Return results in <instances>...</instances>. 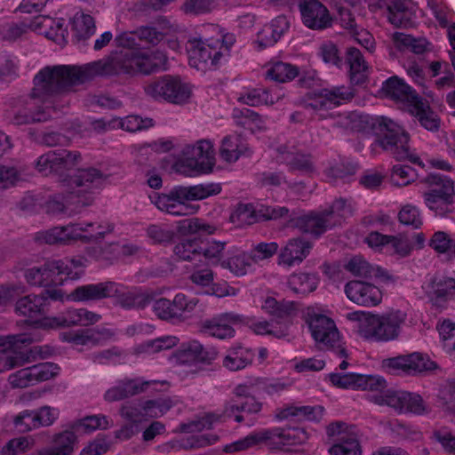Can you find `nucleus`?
<instances>
[{
    "label": "nucleus",
    "instance_id": "1",
    "mask_svg": "<svg viewBox=\"0 0 455 455\" xmlns=\"http://www.w3.org/2000/svg\"><path fill=\"white\" fill-rule=\"evenodd\" d=\"M118 75L135 76L133 51L120 50L84 65L47 66L36 75L34 94L42 97L75 92L97 76Z\"/></svg>",
    "mask_w": 455,
    "mask_h": 455
},
{
    "label": "nucleus",
    "instance_id": "2",
    "mask_svg": "<svg viewBox=\"0 0 455 455\" xmlns=\"http://www.w3.org/2000/svg\"><path fill=\"white\" fill-rule=\"evenodd\" d=\"M103 173L96 168L78 170L67 180V194L56 195L46 203L52 214H77L94 202V195L104 182Z\"/></svg>",
    "mask_w": 455,
    "mask_h": 455
},
{
    "label": "nucleus",
    "instance_id": "3",
    "mask_svg": "<svg viewBox=\"0 0 455 455\" xmlns=\"http://www.w3.org/2000/svg\"><path fill=\"white\" fill-rule=\"evenodd\" d=\"M347 317L358 321L357 331L362 338L388 342L398 339L407 315L401 310L391 309L382 314L354 312L348 314Z\"/></svg>",
    "mask_w": 455,
    "mask_h": 455
},
{
    "label": "nucleus",
    "instance_id": "4",
    "mask_svg": "<svg viewBox=\"0 0 455 455\" xmlns=\"http://www.w3.org/2000/svg\"><path fill=\"white\" fill-rule=\"evenodd\" d=\"M355 205L350 199L339 197L323 210L311 211L307 214L297 217L291 220L293 227L303 233H307L315 238L336 227H340L352 217Z\"/></svg>",
    "mask_w": 455,
    "mask_h": 455
},
{
    "label": "nucleus",
    "instance_id": "5",
    "mask_svg": "<svg viewBox=\"0 0 455 455\" xmlns=\"http://www.w3.org/2000/svg\"><path fill=\"white\" fill-rule=\"evenodd\" d=\"M235 42L233 34L221 35L216 40L191 38L188 41L189 64L202 72L216 69L220 60L229 55Z\"/></svg>",
    "mask_w": 455,
    "mask_h": 455
},
{
    "label": "nucleus",
    "instance_id": "6",
    "mask_svg": "<svg viewBox=\"0 0 455 455\" xmlns=\"http://www.w3.org/2000/svg\"><path fill=\"white\" fill-rule=\"evenodd\" d=\"M379 133L376 143L389 153L396 161H409L423 166V163L409 145L410 135L393 120L381 116L378 119Z\"/></svg>",
    "mask_w": 455,
    "mask_h": 455
},
{
    "label": "nucleus",
    "instance_id": "7",
    "mask_svg": "<svg viewBox=\"0 0 455 455\" xmlns=\"http://www.w3.org/2000/svg\"><path fill=\"white\" fill-rule=\"evenodd\" d=\"M422 183L428 188L423 194L427 207L440 216L451 212L450 207L455 204V182L447 176L429 173Z\"/></svg>",
    "mask_w": 455,
    "mask_h": 455
},
{
    "label": "nucleus",
    "instance_id": "8",
    "mask_svg": "<svg viewBox=\"0 0 455 455\" xmlns=\"http://www.w3.org/2000/svg\"><path fill=\"white\" fill-rule=\"evenodd\" d=\"M307 323L319 350H330L339 357L347 358L346 347L331 318L320 314H307Z\"/></svg>",
    "mask_w": 455,
    "mask_h": 455
},
{
    "label": "nucleus",
    "instance_id": "9",
    "mask_svg": "<svg viewBox=\"0 0 455 455\" xmlns=\"http://www.w3.org/2000/svg\"><path fill=\"white\" fill-rule=\"evenodd\" d=\"M35 87L36 76L34 77V87L32 89L31 95L29 97H21L15 100L11 108L7 110L5 116L9 124L13 125H26L34 123L45 122L49 118V116L44 109L36 107L34 100L38 99L43 102H46L55 97L67 93L61 92L41 97L34 94Z\"/></svg>",
    "mask_w": 455,
    "mask_h": 455
},
{
    "label": "nucleus",
    "instance_id": "10",
    "mask_svg": "<svg viewBox=\"0 0 455 455\" xmlns=\"http://www.w3.org/2000/svg\"><path fill=\"white\" fill-rule=\"evenodd\" d=\"M145 94L156 101L174 104L185 103L191 95L189 86L179 76L164 75L148 82L143 87Z\"/></svg>",
    "mask_w": 455,
    "mask_h": 455
},
{
    "label": "nucleus",
    "instance_id": "11",
    "mask_svg": "<svg viewBox=\"0 0 455 455\" xmlns=\"http://www.w3.org/2000/svg\"><path fill=\"white\" fill-rule=\"evenodd\" d=\"M183 156L180 168L189 175L210 172L215 164L213 144L208 140H201L196 145L186 146Z\"/></svg>",
    "mask_w": 455,
    "mask_h": 455
},
{
    "label": "nucleus",
    "instance_id": "12",
    "mask_svg": "<svg viewBox=\"0 0 455 455\" xmlns=\"http://www.w3.org/2000/svg\"><path fill=\"white\" fill-rule=\"evenodd\" d=\"M221 187L220 184H199L195 186H177L167 194L160 195L155 204L156 206L164 212L171 207H175L180 200H203L212 196L220 194Z\"/></svg>",
    "mask_w": 455,
    "mask_h": 455
},
{
    "label": "nucleus",
    "instance_id": "13",
    "mask_svg": "<svg viewBox=\"0 0 455 455\" xmlns=\"http://www.w3.org/2000/svg\"><path fill=\"white\" fill-rule=\"evenodd\" d=\"M328 437L333 444L328 449L329 455H362V448L356 435L343 421H336L326 427Z\"/></svg>",
    "mask_w": 455,
    "mask_h": 455
},
{
    "label": "nucleus",
    "instance_id": "14",
    "mask_svg": "<svg viewBox=\"0 0 455 455\" xmlns=\"http://www.w3.org/2000/svg\"><path fill=\"white\" fill-rule=\"evenodd\" d=\"M81 159L82 156L78 151L51 150L37 158L36 169L45 176L52 173L60 174L73 169L81 162Z\"/></svg>",
    "mask_w": 455,
    "mask_h": 455
},
{
    "label": "nucleus",
    "instance_id": "15",
    "mask_svg": "<svg viewBox=\"0 0 455 455\" xmlns=\"http://www.w3.org/2000/svg\"><path fill=\"white\" fill-rule=\"evenodd\" d=\"M383 366L392 374L415 375L424 371H431L437 364L419 353L399 355L384 360Z\"/></svg>",
    "mask_w": 455,
    "mask_h": 455
},
{
    "label": "nucleus",
    "instance_id": "16",
    "mask_svg": "<svg viewBox=\"0 0 455 455\" xmlns=\"http://www.w3.org/2000/svg\"><path fill=\"white\" fill-rule=\"evenodd\" d=\"M64 292L58 288L44 289L40 294H28L20 298L15 304V312L23 316L38 317L45 313L49 299L61 300Z\"/></svg>",
    "mask_w": 455,
    "mask_h": 455
},
{
    "label": "nucleus",
    "instance_id": "17",
    "mask_svg": "<svg viewBox=\"0 0 455 455\" xmlns=\"http://www.w3.org/2000/svg\"><path fill=\"white\" fill-rule=\"evenodd\" d=\"M353 97L351 90L344 86L323 88L308 95L306 107L314 110L328 109L349 101Z\"/></svg>",
    "mask_w": 455,
    "mask_h": 455
},
{
    "label": "nucleus",
    "instance_id": "18",
    "mask_svg": "<svg viewBox=\"0 0 455 455\" xmlns=\"http://www.w3.org/2000/svg\"><path fill=\"white\" fill-rule=\"evenodd\" d=\"M261 308L271 316V322L288 334L289 327L297 315V307L293 301H278L273 297H267Z\"/></svg>",
    "mask_w": 455,
    "mask_h": 455
},
{
    "label": "nucleus",
    "instance_id": "19",
    "mask_svg": "<svg viewBox=\"0 0 455 455\" xmlns=\"http://www.w3.org/2000/svg\"><path fill=\"white\" fill-rule=\"evenodd\" d=\"M347 297L354 303L363 307H375L382 301V291L376 285L353 280L345 285Z\"/></svg>",
    "mask_w": 455,
    "mask_h": 455
},
{
    "label": "nucleus",
    "instance_id": "20",
    "mask_svg": "<svg viewBox=\"0 0 455 455\" xmlns=\"http://www.w3.org/2000/svg\"><path fill=\"white\" fill-rule=\"evenodd\" d=\"M299 11L303 23L311 29L323 30L332 24L328 9L318 0H306L300 3Z\"/></svg>",
    "mask_w": 455,
    "mask_h": 455
},
{
    "label": "nucleus",
    "instance_id": "21",
    "mask_svg": "<svg viewBox=\"0 0 455 455\" xmlns=\"http://www.w3.org/2000/svg\"><path fill=\"white\" fill-rule=\"evenodd\" d=\"M66 263L61 261L47 260L41 267H34L25 271V279L27 283L33 286L44 287L45 289H52L51 287L55 283L52 276L58 275L66 269Z\"/></svg>",
    "mask_w": 455,
    "mask_h": 455
},
{
    "label": "nucleus",
    "instance_id": "22",
    "mask_svg": "<svg viewBox=\"0 0 455 455\" xmlns=\"http://www.w3.org/2000/svg\"><path fill=\"white\" fill-rule=\"evenodd\" d=\"M159 400H147L144 404L127 403L121 409L124 418L136 424L146 420L148 418H156L166 412L171 405L162 406L158 404Z\"/></svg>",
    "mask_w": 455,
    "mask_h": 455
},
{
    "label": "nucleus",
    "instance_id": "23",
    "mask_svg": "<svg viewBox=\"0 0 455 455\" xmlns=\"http://www.w3.org/2000/svg\"><path fill=\"white\" fill-rule=\"evenodd\" d=\"M101 315L86 308H69L50 319L52 327L88 326L98 323Z\"/></svg>",
    "mask_w": 455,
    "mask_h": 455
},
{
    "label": "nucleus",
    "instance_id": "24",
    "mask_svg": "<svg viewBox=\"0 0 455 455\" xmlns=\"http://www.w3.org/2000/svg\"><path fill=\"white\" fill-rule=\"evenodd\" d=\"M381 93L387 99L407 105L412 104L420 95L403 79L393 76L383 82Z\"/></svg>",
    "mask_w": 455,
    "mask_h": 455
},
{
    "label": "nucleus",
    "instance_id": "25",
    "mask_svg": "<svg viewBox=\"0 0 455 455\" xmlns=\"http://www.w3.org/2000/svg\"><path fill=\"white\" fill-rule=\"evenodd\" d=\"M241 321L238 315L226 313L212 319L204 320L201 323V331L218 339H228L235 335V330L231 326Z\"/></svg>",
    "mask_w": 455,
    "mask_h": 455
},
{
    "label": "nucleus",
    "instance_id": "26",
    "mask_svg": "<svg viewBox=\"0 0 455 455\" xmlns=\"http://www.w3.org/2000/svg\"><path fill=\"white\" fill-rule=\"evenodd\" d=\"M133 54L135 75L139 73L150 75L159 70L167 69L168 58L160 50H155L150 52L133 51Z\"/></svg>",
    "mask_w": 455,
    "mask_h": 455
},
{
    "label": "nucleus",
    "instance_id": "27",
    "mask_svg": "<svg viewBox=\"0 0 455 455\" xmlns=\"http://www.w3.org/2000/svg\"><path fill=\"white\" fill-rule=\"evenodd\" d=\"M218 351L215 347H205L197 340L184 344L177 352L176 356L181 363H211L216 359Z\"/></svg>",
    "mask_w": 455,
    "mask_h": 455
},
{
    "label": "nucleus",
    "instance_id": "28",
    "mask_svg": "<svg viewBox=\"0 0 455 455\" xmlns=\"http://www.w3.org/2000/svg\"><path fill=\"white\" fill-rule=\"evenodd\" d=\"M312 247V243L304 238H291L281 249L278 263L288 267L299 264L309 255Z\"/></svg>",
    "mask_w": 455,
    "mask_h": 455
},
{
    "label": "nucleus",
    "instance_id": "29",
    "mask_svg": "<svg viewBox=\"0 0 455 455\" xmlns=\"http://www.w3.org/2000/svg\"><path fill=\"white\" fill-rule=\"evenodd\" d=\"M114 291H116V283L107 281L78 286L73 290L70 296L74 301H98L112 298Z\"/></svg>",
    "mask_w": 455,
    "mask_h": 455
},
{
    "label": "nucleus",
    "instance_id": "30",
    "mask_svg": "<svg viewBox=\"0 0 455 455\" xmlns=\"http://www.w3.org/2000/svg\"><path fill=\"white\" fill-rule=\"evenodd\" d=\"M419 124L429 132H435L441 127V117L431 108L427 100L419 96L408 108Z\"/></svg>",
    "mask_w": 455,
    "mask_h": 455
},
{
    "label": "nucleus",
    "instance_id": "31",
    "mask_svg": "<svg viewBox=\"0 0 455 455\" xmlns=\"http://www.w3.org/2000/svg\"><path fill=\"white\" fill-rule=\"evenodd\" d=\"M116 291L112 293V297L116 298V305L124 309L145 308L152 301V297L141 291L138 288H125L116 283Z\"/></svg>",
    "mask_w": 455,
    "mask_h": 455
},
{
    "label": "nucleus",
    "instance_id": "32",
    "mask_svg": "<svg viewBox=\"0 0 455 455\" xmlns=\"http://www.w3.org/2000/svg\"><path fill=\"white\" fill-rule=\"evenodd\" d=\"M372 392H384L386 394L381 398H421L419 395H413L409 392L387 388V383L383 377L375 375L360 374L359 388Z\"/></svg>",
    "mask_w": 455,
    "mask_h": 455
},
{
    "label": "nucleus",
    "instance_id": "33",
    "mask_svg": "<svg viewBox=\"0 0 455 455\" xmlns=\"http://www.w3.org/2000/svg\"><path fill=\"white\" fill-rule=\"evenodd\" d=\"M251 155L246 140L239 134H230L223 138L220 148V156L225 162L235 163L242 156Z\"/></svg>",
    "mask_w": 455,
    "mask_h": 455
},
{
    "label": "nucleus",
    "instance_id": "34",
    "mask_svg": "<svg viewBox=\"0 0 455 455\" xmlns=\"http://www.w3.org/2000/svg\"><path fill=\"white\" fill-rule=\"evenodd\" d=\"M323 407L322 406H293L288 405L275 410V418L278 420L293 419L302 420H319L323 415Z\"/></svg>",
    "mask_w": 455,
    "mask_h": 455
},
{
    "label": "nucleus",
    "instance_id": "35",
    "mask_svg": "<svg viewBox=\"0 0 455 455\" xmlns=\"http://www.w3.org/2000/svg\"><path fill=\"white\" fill-rule=\"evenodd\" d=\"M272 445L274 450H282L285 446H291L304 443L308 436L304 428L301 427H274Z\"/></svg>",
    "mask_w": 455,
    "mask_h": 455
},
{
    "label": "nucleus",
    "instance_id": "36",
    "mask_svg": "<svg viewBox=\"0 0 455 455\" xmlns=\"http://www.w3.org/2000/svg\"><path fill=\"white\" fill-rule=\"evenodd\" d=\"M429 287L428 296L435 305L455 298V279L452 277L434 276Z\"/></svg>",
    "mask_w": 455,
    "mask_h": 455
},
{
    "label": "nucleus",
    "instance_id": "37",
    "mask_svg": "<svg viewBox=\"0 0 455 455\" xmlns=\"http://www.w3.org/2000/svg\"><path fill=\"white\" fill-rule=\"evenodd\" d=\"M144 379L142 378H124L116 385L109 388L105 398H129L144 394Z\"/></svg>",
    "mask_w": 455,
    "mask_h": 455
},
{
    "label": "nucleus",
    "instance_id": "38",
    "mask_svg": "<svg viewBox=\"0 0 455 455\" xmlns=\"http://www.w3.org/2000/svg\"><path fill=\"white\" fill-rule=\"evenodd\" d=\"M273 430L272 428L260 429L255 431L245 436L243 439L239 440L226 447L227 452H234L246 450L250 447L265 444L269 449L274 450L273 445Z\"/></svg>",
    "mask_w": 455,
    "mask_h": 455
},
{
    "label": "nucleus",
    "instance_id": "39",
    "mask_svg": "<svg viewBox=\"0 0 455 455\" xmlns=\"http://www.w3.org/2000/svg\"><path fill=\"white\" fill-rule=\"evenodd\" d=\"M274 89L257 87L250 89L247 92L241 93L238 100L243 104H246L252 107H258L260 105H273L277 102L283 95H274Z\"/></svg>",
    "mask_w": 455,
    "mask_h": 455
},
{
    "label": "nucleus",
    "instance_id": "40",
    "mask_svg": "<svg viewBox=\"0 0 455 455\" xmlns=\"http://www.w3.org/2000/svg\"><path fill=\"white\" fill-rule=\"evenodd\" d=\"M278 152L282 155L283 162L289 166L290 171H299L304 173H311L315 171L312 156L301 152L286 150V148H279Z\"/></svg>",
    "mask_w": 455,
    "mask_h": 455
},
{
    "label": "nucleus",
    "instance_id": "41",
    "mask_svg": "<svg viewBox=\"0 0 455 455\" xmlns=\"http://www.w3.org/2000/svg\"><path fill=\"white\" fill-rule=\"evenodd\" d=\"M254 358L251 349L242 346L231 347L223 359V366L230 371H239L251 364Z\"/></svg>",
    "mask_w": 455,
    "mask_h": 455
},
{
    "label": "nucleus",
    "instance_id": "42",
    "mask_svg": "<svg viewBox=\"0 0 455 455\" xmlns=\"http://www.w3.org/2000/svg\"><path fill=\"white\" fill-rule=\"evenodd\" d=\"M379 405H387L398 413H412L424 415L431 411V408L424 400H375Z\"/></svg>",
    "mask_w": 455,
    "mask_h": 455
},
{
    "label": "nucleus",
    "instance_id": "43",
    "mask_svg": "<svg viewBox=\"0 0 455 455\" xmlns=\"http://www.w3.org/2000/svg\"><path fill=\"white\" fill-rule=\"evenodd\" d=\"M387 10V20L395 28H407L411 24V12L405 0H392Z\"/></svg>",
    "mask_w": 455,
    "mask_h": 455
},
{
    "label": "nucleus",
    "instance_id": "44",
    "mask_svg": "<svg viewBox=\"0 0 455 455\" xmlns=\"http://www.w3.org/2000/svg\"><path fill=\"white\" fill-rule=\"evenodd\" d=\"M347 62L349 65L351 79L356 84H363L365 81L363 73L368 67L360 50L355 47L347 48Z\"/></svg>",
    "mask_w": 455,
    "mask_h": 455
},
{
    "label": "nucleus",
    "instance_id": "45",
    "mask_svg": "<svg viewBox=\"0 0 455 455\" xmlns=\"http://www.w3.org/2000/svg\"><path fill=\"white\" fill-rule=\"evenodd\" d=\"M77 443V434L75 430L67 429L61 433L54 435V446L50 450V455H71L74 451V447Z\"/></svg>",
    "mask_w": 455,
    "mask_h": 455
},
{
    "label": "nucleus",
    "instance_id": "46",
    "mask_svg": "<svg viewBox=\"0 0 455 455\" xmlns=\"http://www.w3.org/2000/svg\"><path fill=\"white\" fill-rule=\"evenodd\" d=\"M109 427L107 417L103 415L85 416L71 424V429L77 435H88L97 429H108Z\"/></svg>",
    "mask_w": 455,
    "mask_h": 455
},
{
    "label": "nucleus",
    "instance_id": "47",
    "mask_svg": "<svg viewBox=\"0 0 455 455\" xmlns=\"http://www.w3.org/2000/svg\"><path fill=\"white\" fill-rule=\"evenodd\" d=\"M220 419V415L207 412L188 422H182L179 425L177 431L180 433L192 434L199 433L204 429H211L214 422Z\"/></svg>",
    "mask_w": 455,
    "mask_h": 455
},
{
    "label": "nucleus",
    "instance_id": "48",
    "mask_svg": "<svg viewBox=\"0 0 455 455\" xmlns=\"http://www.w3.org/2000/svg\"><path fill=\"white\" fill-rule=\"evenodd\" d=\"M37 239L47 244H67L79 239L78 234L69 232L68 228L56 227L45 232L39 233Z\"/></svg>",
    "mask_w": 455,
    "mask_h": 455
},
{
    "label": "nucleus",
    "instance_id": "49",
    "mask_svg": "<svg viewBox=\"0 0 455 455\" xmlns=\"http://www.w3.org/2000/svg\"><path fill=\"white\" fill-rule=\"evenodd\" d=\"M298 75V67L282 61L273 64L266 72L267 78L278 83L290 82Z\"/></svg>",
    "mask_w": 455,
    "mask_h": 455
},
{
    "label": "nucleus",
    "instance_id": "50",
    "mask_svg": "<svg viewBox=\"0 0 455 455\" xmlns=\"http://www.w3.org/2000/svg\"><path fill=\"white\" fill-rule=\"evenodd\" d=\"M288 285L295 293L306 295L315 290V277L307 273L292 274L288 279Z\"/></svg>",
    "mask_w": 455,
    "mask_h": 455
},
{
    "label": "nucleus",
    "instance_id": "51",
    "mask_svg": "<svg viewBox=\"0 0 455 455\" xmlns=\"http://www.w3.org/2000/svg\"><path fill=\"white\" fill-rule=\"evenodd\" d=\"M229 220L236 227L251 225L259 221L258 210L250 204H240L231 213Z\"/></svg>",
    "mask_w": 455,
    "mask_h": 455
},
{
    "label": "nucleus",
    "instance_id": "52",
    "mask_svg": "<svg viewBox=\"0 0 455 455\" xmlns=\"http://www.w3.org/2000/svg\"><path fill=\"white\" fill-rule=\"evenodd\" d=\"M32 342L33 339L26 333L0 336V352L20 354L22 346L30 345Z\"/></svg>",
    "mask_w": 455,
    "mask_h": 455
},
{
    "label": "nucleus",
    "instance_id": "53",
    "mask_svg": "<svg viewBox=\"0 0 455 455\" xmlns=\"http://www.w3.org/2000/svg\"><path fill=\"white\" fill-rule=\"evenodd\" d=\"M179 343V339L175 336H163L155 339L147 340L141 343L138 351L145 354H156L163 350H168Z\"/></svg>",
    "mask_w": 455,
    "mask_h": 455
},
{
    "label": "nucleus",
    "instance_id": "54",
    "mask_svg": "<svg viewBox=\"0 0 455 455\" xmlns=\"http://www.w3.org/2000/svg\"><path fill=\"white\" fill-rule=\"evenodd\" d=\"M174 254L183 260H194L201 257V241L184 239L173 248Z\"/></svg>",
    "mask_w": 455,
    "mask_h": 455
},
{
    "label": "nucleus",
    "instance_id": "55",
    "mask_svg": "<svg viewBox=\"0 0 455 455\" xmlns=\"http://www.w3.org/2000/svg\"><path fill=\"white\" fill-rule=\"evenodd\" d=\"M73 29L78 40H85L95 32L94 19L89 14L76 13L73 19Z\"/></svg>",
    "mask_w": 455,
    "mask_h": 455
},
{
    "label": "nucleus",
    "instance_id": "56",
    "mask_svg": "<svg viewBox=\"0 0 455 455\" xmlns=\"http://www.w3.org/2000/svg\"><path fill=\"white\" fill-rule=\"evenodd\" d=\"M100 332L92 329L82 330L65 334L67 341L75 345H97L100 342Z\"/></svg>",
    "mask_w": 455,
    "mask_h": 455
},
{
    "label": "nucleus",
    "instance_id": "57",
    "mask_svg": "<svg viewBox=\"0 0 455 455\" xmlns=\"http://www.w3.org/2000/svg\"><path fill=\"white\" fill-rule=\"evenodd\" d=\"M251 256L241 253L230 257L227 260H222L220 266L223 268L229 269L236 275H243L246 274L247 268L251 267Z\"/></svg>",
    "mask_w": 455,
    "mask_h": 455
},
{
    "label": "nucleus",
    "instance_id": "58",
    "mask_svg": "<svg viewBox=\"0 0 455 455\" xmlns=\"http://www.w3.org/2000/svg\"><path fill=\"white\" fill-rule=\"evenodd\" d=\"M112 446V441L104 434H99L92 441L89 442L81 451L80 455H103Z\"/></svg>",
    "mask_w": 455,
    "mask_h": 455
},
{
    "label": "nucleus",
    "instance_id": "59",
    "mask_svg": "<svg viewBox=\"0 0 455 455\" xmlns=\"http://www.w3.org/2000/svg\"><path fill=\"white\" fill-rule=\"evenodd\" d=\"M234 117L237 119V124L250 130H253L254 127L261 129L263 126L261 116L249 108L235 110Z\"/></svg>",
    "mask_w": 455,
    "mask_h": 455
},
{
    "label": "nucleus",
    "instance_id": "60",
    "mask_svg": "<svg viewBox=\"0 0 455 455\" xmlns=\"http://www.w3.org/2000/svg\"><path fill=\"white\" fill-rule=\"evenodd\" d=\"M225 242H218L215 240L207 242L204 246L201 242V255L208 259L212 264L217 265L221 262L224 255Z\"/></svg>",
    "mask_w": 455,
    "mask_h": 455
},
{
    "label": "nucleus",
    "instance_id": "61",
    "mask_svg": "<svg viewBox=\"0 0 455 455\" xmlns=\"http://www.w3.org/2000/svg\"><path fill=\"white\" fill-rule=\"evenodd\" d=\"M398 220L400 223L411 226L415 229L419 228L423 224L419 211L417 207L411 204H406L402 207L398 212Z\"/></svg>",
    "mask_w": 455,
    "mask_h": 455
},
{
    "label": "nucleus",
    "instance_id": "62",
    "mask_svg": "<svg viewBox=\"0 0 455 455\" xmlns=\"http://www.w3.org/2000/svg\"><path fill=\"white\" fill-rule=\"evenodd\" d=\"M54 354V349L48 346H34L28 349H20V356L22 357L23 365L37 359H46Z\"/></svg>",
    "mask_w": 455,
    "mask_h": 455
},
{
    "label": "nucleus",
    "instance_id": "63",
    "mask_svg": "<svg viewBox=\"0 0 455 455\" xmlns=\"http://www.w3.org/2000/svg\"><path fill=\"white\" fill-rule=\"evenodd\" d=\"M178 229L179 232L183 235L196 234L199 232L212 234L215 231L214 227L203 223L199 219L183 220L179 222Z\"/></svg>",
    "mask_w": 455,
    "mask_h": 455
},
{
    "label": "nucleus",
    "instance_id": "64",
    "mask_svg": "<svg viewBox=\"0 0 455 455\" xmlns=\"http://www.w3.org/2000/svg\"><path fill=\"white\" fill-rule=\"evenodd\" d=\"M35 382L49 380L59 374L60 367L52 363H45L30 367Z\"/></svg>",
    "mask_w": 455,
    "mask_h": 455
}]
</instances>
